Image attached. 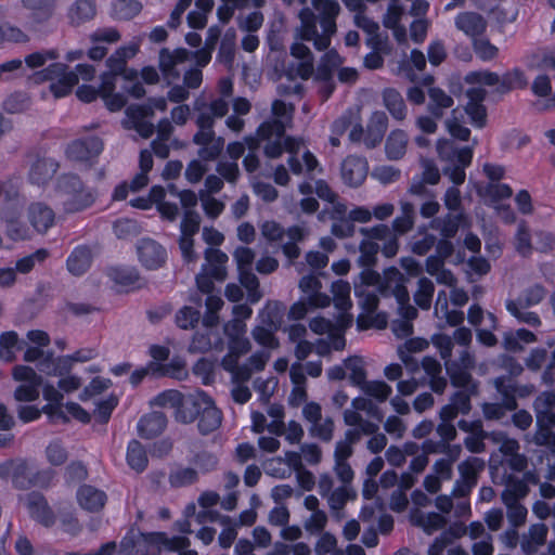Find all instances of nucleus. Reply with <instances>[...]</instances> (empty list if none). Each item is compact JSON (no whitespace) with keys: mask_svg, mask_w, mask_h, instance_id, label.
<instances>
[{"mask_svg":"<svg viewBox=\"0 0 555 555\" xmlns=\"http://www.w3.org/2000/svg\"><path fill=\"white\" fill-rule=\"evenodd\" d=\"M405 283V276L396 267L385 269L383 274L370 268L362 270L359 283H354V294L361 308L357 319L358 330H383L387 326V314L376 312L378 296H393L398 302V313L401 319L412 323L418 313L416 308L409 304L410 295Z\"/></svg>","mask_w":555,"mask_h":555,"instance_id":"obj_1","label":"nucleus"},{"mask_svg":"<svg viewBox=\"0 0 555 555\" xmlns=\"http://www.w3.org/2000/svg\"><path fill=\"white\" fill-rule=\"evenodd\" d=\"M244 142L249 152L256 153L260 146V142H266L263 153L268 158H278L284 151L288 152V165L294 175L302 172V165L295 154L298 153L301 141L285 137V126L283 120L270 119L261 122L255 134L244 138Z\"/></svg>","mask_w":555,"mask_h":555,"instance_id":"obj_2","label":"nucleus"},{"mask_svg":"<svg viewBox=\"0 0 555 555\" xmlns=\"http://www.w3.org/2000/svg\"><path fill=\"white\" fill-rule=\"evenodd\" d=\"M312 5L318 15L304 7L298 14L300 27L297 29V36L304 41H312L318 51H323L330 47L331 37L336 31L339 4L334 0H312Z\"/></svg>","mask_w":555,"mask_h":555,"instance_id":"obj_3","label":"nucleus"},{"mask_svg":"<svg viewBox=\"0 0 555 555\" xmlns=\"http://www.w3.org/2000/svg\"><path fill=\"white\" fill-rule=\"evenodd\" d=\"M433 345L438 349L444 360L447 373L454 387H464L473 384L472 370L475 366V357L468 349H463L456 360H451L453 339L446 334H435Z\"/></svg>","mask_w":555,"mask_h":555,"instance_id":"obj_4","label":"nucleus"},{"mask_svg":"<svg viewBox=\"0 0 555 555\" xmlns=\"http://www.w3.org/2000/svg\"><path fill=\"white\" fill-rule=\"evenodd\" d=\"M0 219L5 224V234L12 241L30 237V228L23 220L18 205V190L12 181L0 182Z\"/></svg>","mask_w":555,"mask_h":555,"instance_id":"obj_5","label":"nucleus"},{"mask_svg":"<svg viewBox=\"0 0 555 555\" xmlns=\"http://www.w3.org/2000/svg\"><path fill=\"white\" fill-rule=\"evenodd\" d=\"M206 108V104L196 100L194 109L198 112L196 126L198 131L193 137V142L201 146L198 156L203 160H214L219 157L224 147V139L216 137L214 131L215 116Z\"/></svg>","mask_w":555,"mask_h":555,"instance_id":"obj_6","label":"nucleus"},{"mask_svg":"<svg viewBox=\"0 0 555 555\" xmlns=\"http://www.w3.org/2000/svg\"><path fill=\"white\" fill-rule=\"evenodd\" d=\"M57 192L66 214L80 212L91 207L96 199V192L86 185L76 175H63L57 180Z\"/></svg>","mask_w":555,"mask_h":555,"instance_id":"obj_7","label":"nucleus"},{"mask_svg":"<svg viewBox=\"0 0 555 555\" xmlns=\"http://www.w3.org/2000/svg\"><path fill=\"white\" fill-rule=\"evenodd\" d=\"M205 395V391L199 390L194 395L184 397L180 391L170 389L156 396L154 404L175 409L176 421L182 424H190L197 418L201 405L206 403Z\"/></svg>","mask_w":555,"mask_h":555,"instance_id":"obj_8","label":"nucleus"},{"mask_svg":"<svg viewBox=\"0 0 555 555\" xmlns=\"http://www.w3.org/2000/svg\"><path fill=\"white\" fill-rule=\"evenodd\" d=\"M545 295V288L540 284H534L524 289L516 299H507L505 308L518 322L538 327L541 325L540 317L538 313L527 309L539 305Z\"/></svg>","mask_w":555,"mask_h":555,"instance_id":"obj_9","label":"nucleus"},{"mask_svg":"<svg viewBox=\"0 0 555 555\" xmlns=\"http://www.w3.org/2000/svg\"><path fill=\"white\" fill-rule=\"evenodd\" d=\"M331 291L336 308L339 310V328L325 318L317 317L310 320V330L319 335L331 333H343V327L347 325V281L338 280L332 283Z\"/></svg>","mask_w":555,"mask_h":555,"instance_id":"obj_10","label":"nucleus"},{"mask_svg":"<svg viewBox=\"0 0 555 555\" xmlns=\"http://www.w3.org/2000/svg\"><path fill=\"white\" fill-rule=\"evenodd\" d=\"M36 81H50L49 89L56 99L68 95L78 83L77 74L68 72L67 65L52 63L47 68L35 74Z\"/></svg>","mask_w":555,"mask_h":555,"instance_id":"obj_11","label":"nucleus"},{"mask_svg":"<svg viewBox=\"0 0 555 555\" xmlns=\"http://www.w3.org/2000/svg\"><path fill=\"white\" fill-rule=\"evenodd\" d=\"M353 412L349 411V426L358 425L366 434L377 430L383 414L370 398L358 397L352 400Z\"/></svg>","mask_w":555,"mask_h":555,"instance_id":"obj_12","label":"nucleus"},{"mask_svg":"<svg viewBox=\"0 0 555 555\" xmlns=\"http://www.w3.org/2000/svg\"><path fill=\"white\" fill-rule=\"evenodd\" d=\"M354 24L366 33L367 46H370L373 49V51L364 57L365 67L370 69L379 68L384 63V60L379 54V51H382L386 46V39L383 38L382 35L379 34L378 24L372 21L371 18L366 17L361 12L354 15Z\"/></svg>","mask_w":555,"mask_h":555,"instance_id":"obj_13","label":"nucleus"},{"mask_svg":"<svg viewBox=\"0 0 555 555\" xmlns=\"http://www.w3.org/2000/svg\"><path fill=\"white\" fill-rule=\"evenodd\" d=\"M466 82L472 85H485V86H499L501 92H506L513 89L525 88L527 79L520 69H513L506 73L502 78L495 73L482 70L469 73L466 78Z\"/></svg>","mask_w":555,"mask_h":555,"instance_id":"obj_14","label":"nucleus"},{"mask_svg":"<svg viewBox=\"0 0 555 555\" xmlns=\"http://www.w3.org/2000/svg\"><path fill=\"white\" fill-rule=\"evenodd\" d=\"M388 126V117L384 112H374L366 129L360 124L352 125L349 132V141L363 143L367 149L380 143Z\"/></svg>","mask_w":555,"mask_h":555,"instance_id":"obj_15","label":"nucleus"},{"mask_svg":"<svg viewBox=\"0 0 555 555\" xmlns=\"http://www.w3.org/2000/svg\"><path fill=\"white\" fill-rule=\"evenodd\" d=\"M31 463L22 457L11 459L0 464V479L11 481L13 488L17 490L31 488Z\"/></svg>","mask_w":555,"mask_h":555,"instance_id":"obj_16","label":"nucleus"},{"mask_svg":"<svg viewBox=\"0 0 555 555\" xmlns=\"http://www.w3.org/2000/svg\"><path fill=\"white\" fill-rule=\"evenodd\" d=\"M13 378L18 382H24L14 391V398L21 402H31L38 399L39 389L42 384V377L36 371L26 365H16L13 369Z\"/></svg>","mask_w":555,"mask_h":555,"instance_id":"obj_17","label":"nucleus"},{"mask_svg":"<svg viewBox=\"0 0 555 555\" xmlns=\"http://www.w3.org/2000/svg\"><path fill=\"white\" fill-rule=\"evenodd\" d=\"M335 459V472L341 485L326 498L328 499L330 507L334 511H339L347 503V441H340L337 444Z\"/></svg>","mask_w":555,"mask_h":555,"instance_id":"obj_18","label":"nucleus"},{"mask_svg":"<svg viewBox=\"0 0 555 555\" xmlns=\"http://www.w3.org/2000/svg\"><path fill=\"white\" fill-rule=\"evenodd\" d=\"M485 462L481 459L470 456L459 464L460 478L455 481L452 494L466 496L477 483L478 474L483 469Z\"/></svg>","mask_w":555,"mask_h":555,"instance_id":"obj_19","label":"nucleus"},{"mask_svg":"<svg viewBox=\"0 0 555 555\" xmlns=\"http://www.w3.org/2000/svg\"><path fill=\"white\" fill-rule=\"evenodd\" d=\"M140 50V41H131L126 46L119 47L107 60L106 66L108 73L122 76L126 80H133L138 72L127 67L130 59L134 57Z\"/></svg>","mask_w":555,"mask_h":555,"instance_id":"obj_20","label":"nucleus"},{"mask_svg":"<svg viewBox=\"0 0 555 555\" xmlns=\"http://www.w3.org/2000/svg\"><path fill=\"white\" fill-rule=\"evenodd\" d=\"M28 511L29 516L43 527L50 528L55 524V515L49 505L46 496L38 492L31 491L18 498Z\"/></svg>","mask_w":555,"mask_h":555,"instance_id":"obj_21","label":"nucleus"},{"mask_svg":"<svg viewBox=\"0 0 555 555\" xmlns=\"http://www.w3.org/2000/svg\"><path fill=\"white\" fill-rule=\"evenodd\" d=\"M103 149V141L96 135H90L72 141L67 145L65 154L70 160L89 163L98 158Z\"/></svg>","mask_w":555,"mask_h":555,"instance_id":"obj_22","label":"nucleus"},{"mask_svg":"<svg viewBox=\"0 0 555 555\" xmlns=\"http://www.w3.org/2000/svg\"><path fill=\"white\" fill-rule=\"evenodd\" d=\"M27 220L35 232L46 234L55 225L56 214L48 204L33 202L27 207Z\"/></svg>","mask_w":555,"mask_h":555,"instance_id":"obj_23","label":"nucleus"},{"mask_svg":"<svg viewBox=\"0 0 555 555\" xmlns=\"http://www.w3.org/2000/svg\"><path fill=\"white\" fill-rule=\"evenodd\" d=\"M153 116V107L130 105L126 109L124 126L135 130L142 138L147 139L154 133V125L149 120Z\"/></svg>","mask_w":555,"mask_h":555,"instance_id":"obj_24","label":"nucleus"},{"mask_svg":"<svg viewBox=\"0 0 555 555\" xmlns=\"http://www.w3.org/2000/svg\"><path fill=\"white\" fill-rule=\"evenodd\" d=\"M137 253L142 266L150 270L160 268L167 259L166 249L152 238H141L137 245Z\"/></svg>","mask_w":555,"mask_h":555,"instance_id":"obj_25","label":"nucleus"},{"mask_svg":"<svg viewBox=\"0 0 555 555\" xmlns=\"http://www.w3.org/2000/svg\"><path fill=\"white\" fill-rule=\"evenodd\" d=\"M485 85L470 87L466 91L468 99L465 111L470 118V122L476 128H482L486 125L487 112L482 104L486 98Z\"/></svg>","mask_w":555,"mask_h":555,"instance_id":"obj_26","label":"nucleus"},{"mask_svg":"<svg viewBox=\"0 0 555 555\" xmlns=\"http://www.w3.org/2000/svg\"><path fill=\"white\" fill-rule=\"evenodd\" d=\"M539 478L532 472L524 474L522 478L508 477L502 492V502H516L525 499L529 493V483H538Z\"/></svg>","mask_w":555,"mask_h":555,"instance_id":"obj_27","label":"nucleus"},{"mask_svg":"<svg viewBox=\"0 0 555 555\" xmlns=\"http://www.w3.org/2000/svg\"><path fill=\"white\" fill-rule=\"evenodd\" d=\"M291 54L296 59L289 65V72L306 80L314 73L313 56L310 49L302 42H295L291 47Z\"/></svg>","mask_w":555,"mask_h":555,"instance_id":"obj_28","label":"nucleus"},{"mask_svg":"<svg viewBox=\"0 0 555 555\" xmlns=\"http://www.w3.org/2000/svg\"><path fill=\"white\" fill-rule=\"evenodd\" d=\"M206 403L201 405L198 418V430L202 435H208L219 428L222 421L221 411L215 405L214 400L207 393L205 395Z\"/></svg>","mask_w":555,"mask_h":555,"instance_id":"obj_29","label":"nucleus"},{"mask_svg":"<svg viewBox=\"0 0 555 555\" xmlns=\"http://www.w3.org/2000/svg\"><path fill=\"white\" fill-rule=\"evenodd\" d=\"M60 165L51 157H39L30 166L28 180L31 184L44 185L56 173Z\"/></svg>","mask_w":555,"mask_h":555,"instance_id":"obj_30","label":"nucleus"},{"mask_svg":"<svg viewBox=\"0 0 555 555\" xmlns=\"http://www.w3.org/2000/svg\"><path fill=\"white\" fill-rule=\"evenodd\" d=\"M437 152L441 159L450 163H460L464 166H469L473 159V147L457 149L454 142L448 139L438 140Z\"/></svg>","mask_w":555,"mask_h":555,"instance_id":"obj_31","label":"nucleus"},{"mask_svg":"<svg viewBox=\"0 0 555 555\" xmlns=\"http://www.w3.org/2000/svg\"><path fill=\"white\" fill-rule=\"evenodd\" d=\"M190 52L186 49H176L170 52L167 49H163L159 53V67L163 75L167 79H178L180 72L177 66L188 61Z\"/></svg>","mask_w":555,"mask_h":555,"instance_id":"obj_32","label":"nucleus"},{"mask_svg":"<svg viewBox=\"0 0 555 555\" xmlns=\"http://www.w3.org/2000/svg\"><path fill=\"white\" fill-rule=\"evenodd\" d=\"M167 427V417L162 412H151L143 415L138 424V435L143 439H152L160 435Z\"/></svg>","mask_w":555,"mask_h":555,"instance_id":"obj_33","label":"nucleus"},{"mask_svg":"<svg viewBox=\"0 0 555 555\" xmlns=\"http://www.w3.org/2000/svg\"><path fill=\"white\" fill-rule=\"evenodd\" d=\"M455 26L469 38L477 39L487 28L486 20L475 12H463L455 17Z\"/></svg>","mask_w":555,"mask_h":555,"instance_id":"obj_34","label":"nucleus"},{"mask_svg":"<svg viewBox=\"0 0 555 555\" xmlns=\"http://www.w3.org/2000/svg\"><path fill=\"white\" fill-rule=\"evenodd\" d=\"M106 500L107 496L104 491L90 485H83L77 491V501L80 507L88 512L101 511L104 507Z\"/></svg>","mask_w":555,"mask_h":555,"instance_id":"obj_35","label":"nucleus"},{"mask_svg":"<svg viewBox=\"0 0 555 555\" xmlns=\"http://www.w3.org/2000/svg\"><path fill=\"white\" fill-rule=\"evenodd\" d=\"M533 408L537 415V425L555 426V393L553 391H544L538 396Z\"/></svg>","mask_w":555,"mask_h":555,"instance_id":"obj_36","label":"nucleus"},{"mask_svg":"<svg viewBox=\"0 0 555 555\" xmlns=\"http://www.w3.org/2000/svg\"><path fill=\"white\" fill-rule=\"evenodd\" d=\"M506 506V515L512 529L507 530L505 535L509 540L508 545L514 546L517 542L516 528L522 526L526 522L528 509L520 501L516 502H503Z\"/></svg>","mask_w":555,"mask_h":555,"instance_id":"obj_37","label":"nucleus"},{"mask_svg":"<svg viewBox=\"0 0 555 555\" xmlns=\"http://www.w3.org/2000/svg\"><path fill=\"white\" fill-rule=\"evenodd\" d=\"M477 193L486 205L495 207L498 205H501L500 202L502 199L509 198L513 194V191L508 184L500 182H489L485 185L478 186Z\"/></svg>","mask_w":555,"mask_h":555,"instance_id":"obj_38","label":"nucleus"},{"mask_svg":"<svg viewBox=\"0 0 555 555\" xmlns=\"http://www.w3.org/2000/svg\"><path fill=\"white\" fill-rule=\"evenodd\" d=\"M548 528L543 522L533 524L520 539V546L525 553H535L538 548L545 544Z\"/></svg>","mask_w":555,"mask_h":555,"instance_id":"obj_39","label":"nucleus"},{"mask_svg":"<svg viewBox=\"0 0 555 555\" xmlns=\"http://www.w3.org/2000/svg\"><path fill=\"white\" fill-rule=\"evenodd\" d=\"M223 343L217 331H198L193 335L189 345L191 353H202L215 349H222Z\"/></svg>","mask_w":555,"mask_h":555,"instance_id":"obj_40","label":"nucleus"},{"mask_svg":"<svg viewBox=\"0 0 555 555\" xmlns=\"http://www.w3.org/2000/svg\"><path fill=\"white\" fill-rule=\"evenodd\" d=\"M410 520L414 526L422 528L424 532L428 534L443 528L447 524V519L443 515L438 513L425 514L418 508L411 511Z\"/></svg>","mask_w":555,"mask_h":555,"instance_id":"obj_41","label":"nucleus"},{"mask_svg":"<svg viewBox=\"0 0 555 555\" xmlns=\"http://www.w3.org/2000/svg\"><path fill=\"white\" fill-rule=\"evenodd\" d=\"M73 364L70 354L54 358L52 352H48L46 358L39 362L38 369L47 375L63 376L72 370Z\"/></svg>","mask_w":555,"mask_h":555,"instance_id":"obj_42","label":"nucleus"},{"mask_svg":"<svg viewBox=\"0 0 555 555\" xmlns=\"http://www.w3.org/2000/svg\"><path fill=\"white\" fill-rule=\"evenodd\" d=\"M205 260L206 263H204L203 267L207 268L210 276L216 281H223L227 276V254L220 249L207 248L205 250Z\"/></svg>","mask_w":555,"mask_h":555,"instance_id":"obj_43","label":"nucleus"},{"mask_svg":"<svg viewBox=\"0 0 555 555\" xmlns=\"http://www.w3.org/2000/svg\"><path fill=\"white\" fill-rule=\"evenodd\" d=\"M146 540L151 545L157 546L159 551L165 550L169 552L188 548L191 544L190 539L186 537H168L166 532H152L147 535Z\"/></svg>","mask_w":555,"mask_h":555,"instance_id":"obj_44","label":"nucleus"},{"mask_svg":"<svg viewBox=\"0 0 555 555\" xmlns=\"http://www.w3.org/2000/svg\"><path fill=\"white\" fill-rule=\"evenodd\" d=\"M403 14L404 10L400 5L391 3L383 20L384 26L392 30V35L398 43L406 41V29L400 24Z\"/></svg>","mask_w":555,"mask_h":555,"instance_id":"obj_45","label":"nucleus"},{"mask_svg":"<svg viewBox=\"0 0 555 555\" xmlns=\"http://www.w3.org/2000/svg\"><path fill=\"white\" fill-rule=\"evenodd\" d=\"M409 142L408 133L404 130H392L386 139L385 152L390 160L401 159L406 152Z\"/></svg>","mask_w":555,"mask_h":555,"instance_id":"obj_46","label":"nucleus"},{"mask_svg":"<svg viewBox=\"0 0 555 555\" xmlns=\"http://www.w3.org/2000/svg\"><path fill=\"white\" fill-rule=\"evenodd\" d=\"M92 254L88 246H77L66 260L67 269L74 275L83 274L91 266Z\"/></svg>","mask_w":555,"mask_h":555,"instance_id":"obj_47","label":"nucleus"},{"mask_svg":"<svg viewBox=\"0 0 555 555\" xmlns=\"http://www.w3.org/2000/svg\"><path fill=\"white\" fill-rule=\"evenodd\" d=\"M435 314L438 319L446 320V322L451 326L459 325L464 320L462 311L449 309L448 295L444 291L438 292L435 305Z\"/></svg>","mask_w":555,"mask_h":555,"instance_id":"obj_48","label":"nucleus"},{"mask_svg":"<svg viewBox=\"0 0 555 555\" xmlns=\"http://www.w3.org/2000/svg\"><path fill=\"white\" fill-rule=\"evenodd\" d=\"M382 95L384 105L392 118L403 120L406 117L408 109L400 92L393 88H386Z\"/></svg>","mask_w":555,"mask_h":555,"instance_id":"obj_49","label":"nucleus"},{"mask_svg":"<svg viewBox=\"0 0 555 555\" xmlns=\"http://www.w3.org/2000/svg\"><path fill=\"white\" fill-rule=\"evenodd\" d=\"M126 460L129 467L137 473L145 470L149 464V457L145 448L140 441L132 439L128 442Z\"/></svg>","mask_w":555,"mask_h":555,"instance_id":"obj_50","label":"nucleus"},{"mask_svg":"<svg viewBox=\"0 0 555 555\" xmlns=\"http://www.w3.org/2000/svg\"><path fill=\"white\" fill-rule=\"evenodd\" d=\"M96 14L94 0H76L70 7L68 17L74 25H80L91 21Z\"/></svg>","mask_w":555,"mask_h":555,"instance_id":"obj_51","label":"nucleus"},{"mask_svg":"<svg viewBox=\"0 0 555 555\" xmlns=\"http://www.w3.org/2000/svg\"><path fill=\"white\" fill-rule=\"evenodd\" d=\"M340 63L341 59L335 50L327 51L318 65L315 70V79L323 82L332 81L334 73Z\"/></svg>","mask_w":555,"mask_h":555,"instance_id":"obj_52","label":"nucleus"},{"mask_svg":"<svg viewBox=\"0 0 555 555\" xmlns=\"http://www.w3.org/2000/svg\"><path fill=\"white\" fill-rule=\"evenodd\" d=\"M340 63L341 59L335 50L327 51L318 65L315 70V79L323 82L332 81L334 73Z\"/></svg>","mask_w":555,"mask_h":555,"instance_id":"obj_53","label":"nucleus"},{"mask_svg":"<svg viewBox=\"0 0 555 555\" xmlns=\"http://www.w3.org/2000/svg\"><path fill=\"white\" fill-rule=\"evenodd\" d=\"M340 63L341 59L335 50L327 51L318 65L315 70V79L323 82L332 81L334 73Z\"/></svg>","mask_w":555,"mask_h":555,"instance_id":"obj_54","label":"nucleus"},{"mask_svg":"<svg viewBox=\"0 0 555 555\" xmlns=\"http://www.w3.org/2000/svg\"><path fill=\"white\" fill-rule=\"evenodd\" d=\"M22 3L31 12V18L37 24L48 21L55 8V0H22Z\"/></svg>","mask_w":555,"mask_h":555,"instance_id":"obj_55","label":"nucleus"},{"mask_svg":"<svg viewBox=\"0 0 555 555\" xmlns=\"http://www.w3.org/2000/svg\"><path fill=\"white\" fill-rule=\"evenodd\" d=\"M422 179L420 181H413L410 188V192L415 195H422L424 193V183L436 184L440 179V172L436 164L430 159L422 160Z\"/></svg>","mask_w":555,"mask_h":555,"instance_id":"obj_56","label":"nucleus"},{"mask_svg":"<svg viewBox=\"0 0 555 555\" xmlns=\"http://www.w3.org/2000/svg\"><path fill=\"white\" fill-rule=\"evenodd\" d=\"M428 96V111L435 118L442 117L444 109L452 107L454 103L452 96L439 88H430Z\"/></svg>","mask_w":555,"mask_h":555,"instance_id":"obj_57","label":"nucleus"},{"mask_svg":"<svg viewBox=\"0 0 555 555\" xmlns=\"http://www.w3.org/2000/svg\"><path fill=\"white\" fill-rule=\"evenodd\" d=\"M42 393L44 400L49 402L42 408V412L49 414L50 416H60L66 421L61 406L63 401L62 392L57 390L53 385L48 384L43 386Z\"/></svg>","mask_w":555,"mask_h":555,"instance_id":"obj_58","label":"nucleus"},{"mask_svg":"<svg viewBox=\"0 0 555 555\" xmlns=\"http://www.w3.org/2000/svg\"><path fill=\"white\" fill-rule=\"evenodd\" d=\"M108 275L116 284L126 289L137 287L140 281L138 271L129 267L112 268Z\"/></svg>","mask_w":555,"mask_h":555,"instance_id":"obj_59","label":"nucleus"},{"mask_svg":"<svg viewBox=\"0 0 555 555\" xmlns=\"http://www.w3.org/2000/svg\"><path fill=\"white\" fill-rule=\"evenodd\" d=\"M222 367L231 373L233 383L245 384L253 374V369L247 364H238V360H232L231 356H224L221 361Z\"/></svg>","mask_w":555,"mask_h":555,"instance_id":"obj_60","label":"nucleus"},{"mask_svg":"<svg viewBox=\"0 0 555 555\" xmlns=\"http://www.w3.org/2000/svg\"><path fill=\"white\" fill-rule=\"evenodd\" d=\"M198 473L192 467L177 466L169 473L168 481L173 488H182L196 482Z\"/></svg>","mask_w":555,"mask_h":555,"instance_id":"obj_61","label":"nucleus"},{"mask_svg":"<svg viewBox=\"0 0 555 555\" xmlns=\"http://www.w3.org/2000/svg\"><path fill=\"white\" fill-rule=\"evenodd\" d=\"M142 10V4L137 0H116L112 5V16L116 20L129 21Z\"/></svg>","mask_w":555,"mask_h":555,"instance_id":"obj_62","label":"nucleus"},{"mask_svg":"<svg viewBox=\"0 0 555 555\" xmlns=\"http://www.w3.org/2000/svg\"><path fill=\"white\" fill-rule=\"evenodd\" d=\"M313 346L315 353L320 357L328 356L331 350H343L345 348L344 333H331L326 339L320 338Z\"/></svg>","mask_w":555,"mask_h":555,"instance_id":"obj_63","label":"nucleus"},{"mask_svg":"<svg viewBox=\"0 0 555 555\" xmlns=\"http://www.w3.org/2000/svg\"><path fill=\"white\" fill-rule=\"evenodd\" d=\"M364 395L374 398L378 402H384L391 395V387L383 380H364L360 385Z\"/></svg>","mask_w":555,"mask_h":555,"instance_id":"obj_64","label":"nucleus"}]
</instances>
